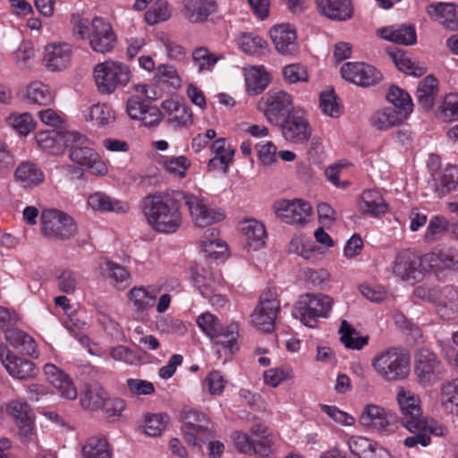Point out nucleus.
<instances>
[{
  "label": "nucleus",
  "instance_id": "nucleus-1",
  "mask_svg": "<svg viewBox=\"0 0 458 458\" xmlns=\"http://www.w3.org/2000/svg\"><path fill=\"white\" fill-rule=\"evenodd\" d=\"M184 191L155 193L142 199V210L148 225L157 233H172L182 225L180 211Z\"/></svg>",
  "mask_w": 458,
  "mask_h": 458
},
{
  "label": "nucleus",
  "instance_id": "nucleus-2",
  "mask_svg": "<svg viewBox=\"0 0 458 458\" xmlns=\"http://www.w3.org/2000/svg\"><path fill=\"white\" fill-rule=\"evenodd\" d=\"M72 33L78 39H89L92 50L102 54L110 52L116 41L110 23L98 17L92 21L79 19L73 24Z\"/></svg>",
  "mask_w": 458,
  "mask_h": 458
},
{
  "label": "nucleus",
  "instance_id": "nucleus-3",
  "mask_svg": "<svg viewBox=\"0 0 458 458\" xmlns=\"http://www.w3.org/2000/svg\"><path fill=\"white\" fill-rule=\"evenodd\" d=\"M180 418L183 438L195 449L200 450L216 432L215 423L200 411L184 408L181 411Z\"/></svg>",
  "mask_w": 458,
  "mask_h": 458
},
{
  "label": "nucleus",
  "instance_id": "nucleus-4",
  "mask_svg": "<svg viewBox=\"0 0 458 458\" xmlns=\"http://www.w3.org/2000/svg\"><path fill=\"white\" fill-rule=\"evenodd\" d=\"M64 145L70 148V159L89 169L93 174H106L107 167L100 159L98 154L89 147L90 141L87 136L76 131H68L64 136Z\"/></svg>",
  "mask_w": 458,
  "mask_h": 458
},
{
  "label": "nucleus",
  "instance_id": "nucleus-5",
  "mask_svg": "<svg viewBox=\"0 0 458 458\" xmlns=\"http://www.w3.org/2000/svg\"><path fill=\"white\" fill-rule=\"evenodd\" d=\"M372 367L386 381H399L410 374V357L395 347L387 348L372 360Z\"/></svg>",
  "mask_w": 458,
  "mask_h": 458
},
{
  "label": "nucleus",
  "instance_id": "nucleus-6",
  "mask_svg": "<svg viewBox=\"0 0 458 458\" xmlns=\"http://www.w3.org/2000/svg\"><path fill=\"white\" fill-rule=\"evenodd\" d=\"M333 299L326 294H304L295 303L293 310L294 318L306 327H317L318 318H327L332 309Z\"/></svg>",
  "mask_w": 458,
  "mask_h": 458
},
{
  "label": "nucleus",
  "instance_id": "nucleus-7",
  "mask_svg": "<svg viewBox=\"0 0 458 458\" xmlns=\"http://www.w3.org/2000/svg\"><path fill=\"white\" fill-rule=\"evenodd\" d=\"M94 79L101 93L111 94L118 86H125L131 80V71L120 62L106 61L94 68Z\"/></svg>",
  "mask_w": 458,
  "mask_h": 458
},
{
  "label": "nucleus",
  "instance_id": "nucleus-8",
  "mask_svg": "<svg viewBox=\"0 0 458 458\" xmlns=\"http://www.w3.org/2000/svg\"><path fill=\"white\" fill-rule=\"evenodd\" d=\"M41 232L48 239L67 240L77 233L73 218L58 209H45L41 213Z\"/></svg>",
  "mask_w": 458,
  "mask_h": 458
},
{
  "label": "nucleus",
  "instance_id": "nucleus-9",
  "mask_svg": "<svg viewBox=\"0 0 458 458\" xmlns=\"http://www.w3.org/2000/svg\"><path fill=\"white\" fill-rule=\"evenodd\" d=\"M259 108L266 119L274 125L284 123V119L294 111L293 96L284 90H269L259 103Z\"/></svg>",
  "mask_w": 458,
  "mask_h": 458
},
{
  "label": "nucleus",
  "instance_id": "nucleus-10",
  "mask_svg": "<svg viewBox=\"0 0 458 458\" xmlns=\"http://www.w3.org/2000/svg\"><path fill=\"white\" fill-rule=\"evenodd\" d=\"M393 272L403 281L418 282L428 272V265L424 262V255L403 250L395 257Z\"/></svg>",
  "mask_w": 458,
  "mask_h": 458
},
{
  "label": "nucleus",
  "instance_id": "nucleus-11",
  "mask_svg": "<svg viewBox=\"0 0 458 458\" xmlns=\"http://www.w3.org/2000/svg\"><path fill=\"white\" fill-rule=\"evenodd\" d=\"M442 361L429 349H420L414 360V373L420 386L427 387L435 384L442 373Z\"/></svg>",
  "mask_w": 458,
  "mask_h": 458
},
{
  "label": "nucleus",
  "instance_id": "nucleus-12",
  "mask_svg": "<svg viewBox=\"0 0 458 458\" xmlns=\"http://www.w3.org/2000/svg\"><path fill=\"white\" fill-rule=\"evenodd\" d=\"M280 302L276 295L268 290L260 295L259 301L251 314V322L259 331L269 333L274 329Z\"/></svg>",
  "mask_w": 458,
  "mask_h": 458
},
{
  "label": "nucleus",
  "instance_id": "nucleus-13",
  "mask_svg": "<svg viewBox=\"0 0 458 458\" xmlns=\"http://www.w3.org/2000/svg\"><path fill=\"white\" fill-rule=\"evenodd\" d=\"M360 422L380 434H389L394 431L397 418L392 411L383 407L368 404L360 417Z\"/></svg>",
  "mask_w": 458,
  "mask_h": 458
},
{
  "label": "nucleus",
  "instance_id": "nucleus-14",
  "mask_svg": "<svg viewBox=\"0 0 458 458\" xmlns=\"http://www.w3.org/2000/svg\"><path fill=\"white\" fill-rule=\"evenodd\" d=\"M281 129L283 137L292 143L306 142L311 134L310 124L301 109L292 111L284 123L277 124Z\"/></svg>",
  "mask_w": 458,
  "mask_h": 458
},
{
  "label": "nucleus",
  "instance_id": "nucleus-15",
  "mask_svg": "<svg viewBox=\"0 0 458 458\" xmlns=\"http://www.w3.org/2000/svg\"><path fill=\"white\" fill-rule=\"evenodd\" d=\"M396 400L401 411L399 420L403 427H420V421L426 419L422 415L420 400L417 394L404 387H399Z\"/></svg>",
  "mask_w": 458,
  "mask_h": 458
},
{
  "label": "nucleus",
  "instance_id": "nucleus-16",
  "mask_svg": "<svg viewBox=\"0 0 458 458\" xmlns=\"http://www.w3.org/2000/svg\"><path fill=\"white\" fill-rule=\"evenodd\" d=\"M183 203L188 208L193 223L199 227H206L225 218L222 211L209 208L202 199L191 193L184 192Z\"/></svg>",
  "mask_w": 458,
  "mask_h": 458
},
{
  "label": "nucleus",
  "instance_id": "nucleus-17",
  "mask_svg": "<svg viewBox=\"0 0 458 458\" xmlns=\"http://www.w3.org/2000/svg\"><path fill=\"white\" fill-rule=\"evenodd\" d=\"M342 77L360 87L377 84L382 79L380 72L374 66L362 62H348L341 68Z\"/></svg>",
  "mask_w": 458,
  "mask_h": 458
},
{
  "label": "nucleus",
  "instance_id": "nucleus-18",
  "mask_svg": "<svg viewBox=\"0 0 458 458\" xmlns=\"http://www.w3.org/2000/svg\"><path fill=\"white\" fill-rule=\"evenodd\" d=\"M274 209L281 220L291 225L305 224L312 212L311 206L299 199L276 201Z\"/></svg>",
  "mask_w": 458,
  "mask_h": 458
},
{
  "label": "nucleus",
  "instance_id": "nucleus-19",
  "mask_svg": "<svg viewBox=\"0 0 458 458\" xmlns=\"http://www.w3.org/2000/svg\"><path fill=\"white\" fill-rule=\"evenodd\" d=\"M8 411L18 427V435L21 441L29 442L32 440L34 436V415L30 405L26 402L13 401L8 405Z\"/></svg>",
  "mask_w": 458,
  "mask_h": 458
},
{
  "label": "nucleus",
  "instance_id": "nucleus-20",
  "mask_svg": "<svg viewBox=\"0 0 458 458\" xmlns=\"http://www.w3.org/2000/svg\"><path fill=\"white\" fill-rule=\"evenodd\" d=\"M0 360L7 372L14 378L28 380L37 375L36 366L32 360L14 355L11 356L10 351L3 345H0Z\"/></svg>",
  "mask_w": 458,
  "mask_h": 458
},
{
  "label": "nucleus",
  "instance_id": "nucleus-21",
  "mask_svg": "<svg viewBox=\"0 0 458 458\" xmlns=\"http://www.w3.org/2000/svg\"><path fill=\"white\" fill-rule=\"evenodd\" d=\"M161 107L164 116L173 128L188 127L192 124V113L184 101L172 98L163 101Z\"/></svg>",
  "mask_w": 458,
  "mask_h": 458
},
{
  "label": "nucleus",
  "instance_id": "nucleus-22",
  "mask_svg": "<svg viewBox=\"0 0 458 458\" xmlns=\"http://www.w3.org/2000/svg\"><path fill=\"white\" fill-rule=\"evenodd\" d=\"M270 35L276 49L281 55H293L298 53L296 31L291 24L283 23L274 26Z\"/></svg>",
  "mask_w": 458,
  "mask_h": 458
},
{
  "label": "nucleus",
  "instance_id": "nucleus-23",
  "mask_svg": "<svg viewBox=\"0 0 458 458\" xmlns=\"http://www.w3.org/2000/svg\"><path fill=\"white\" fill-rule=\"evenodd\" d=\"M72 56V47L64 42H54L45 47L43 61L45 65L51 71H61L65 69Z\"/></svg>",
  "mask_w": 458,
  "mask_h": 458
},
{
  "label": "nucleus",
  "instance_id": "nucleus-24",
  "mask_svg": "<svg viewBox=\"0 0 458 458\" xmlns=\"http://www.w3.org/2000/svg\"><path fill=\"white\" fill-rule=\"evenodd\" d=\"M44 372L50 384L59 391L63 397L69 400L77 397V388L66 373L51 363L44 366Z\"/></svg>",
  "mask_w": 458,
  "mask_h": 458
},
{
  "label": "nucleus",
  "instance_id": "nucleus-25",
  "mask_svg": "<svg viewBox=\"0 0 458 458\" xmlns=\"http://www.w3.org/2000/svg\"><path fill=\"white\" fill-rule=\"evenodd\" d=\"M318 12L327 18L344 21L353 15V6L351 0H316Z\"/></svg>",
  "mask_w": 458,
  "mask_h": 458
},
{
  "label": "nucleus",
  "instance_id": "nucleus-26",
  "mask_svg": "<svg viewBox=\"0 0 458 458\" xmlns=\"http://www.w3.org/2000/svg\"><path fill=\"white\" fill-rule=\"evenodd\" d=\"M414 424H417L415 422ZM420 427L415 425L414 428L404 427L413 435L404 439L403 445L408 448H412L420 445L421 446H427L430 443V436H441L443 435V428L437 426L435 422H428L427 420L420 421Z\"/></svg>",
  "mask_w": 458,
  "mask_h": 458
},
{
  "label": "nucleus",
  "instance_id": "nucleus-27",
  "mask_svg": "<svg viewBox=\"0 0 458 458\" xmlns=\"http://www.w3.org/2000/svg\"><path fill=\"white\" fill-rule=\"evenodd\" d=\"M437 314L444 319H451L458 313V291L452 285H445L435 302Z\"/></svg>",
  "mask_w": 458,
  "mask_h": 458
},
{
  "label": "nucleus",
  "instance_id": "nucleus-28",
  "mask_svg": "<svg viewBox=\"0 0 458 458\" xmlns=\"http://www.w3.org/2000/svg\"><path fill=\"white\" fill-rule=\"evenodd\" d=\"M182 4L183 15L192 23L205 21L216 10L213 0H182Z\"/></svg>",
  "mask_w": 458,
  "mask_h": 458
},
{
  "label": "nucleus",
  "instance_id": "nucleus-29",
  "mask_svg": "<svg viewBox=\"0 0 458 458\" xmlns=\"http://www.w3.org/2000/svg\"><path fill=\"white\" fill-rule=\"evenodd\" d=\"M433 187L442 197L456 188L458 183V167L448 165L444 170L432 172Z\"/></svg>",
  "mask_w": 458,
  "mask_h": 458
},
{
  "label": "nucleus",
  "instance_id": "nucleus-30",
  "mask_svg": "<svg viewBox=\"0 0 458 458\" xmlns=\"http://www.w3.org/2000/svg\"><path fill=\"white\" fill-rule=\"evenodd\" d=\"M107 399V393L98 382L86 385L81 394L82 407L89 411H98L103 408Z\"/></svg>",
  "mask_w": 458,
  "mask_h": 458
},
{
  "label": "nucleus",
  "instance_id": "nucleus-31",
  "mask_svg": "<svg viewBox=\"0 0 458 458\" xmlns=\"http://www.w3.org/2000/svg\"><path fill=\"white\" fill-rule=\"evenodd\" d=\"M377 34L387 41L400 45L411 46L417 42V34L413 25H403L397 29L385 27L379 29Z\"/></svg>",
  "mask_w": 458,
  "mask_h": 458
},
{
  "label": "nucleus",
  "instance_id": "nucleus-32",
  "mask_svg": "<svg viewBox=\"0 0 458 458\" xmlns=\"http://www.w3.org/2000/svg\"><path fill=\"white\" fill-rule=\"evenodd\" d=\"M430 17L438 21L450 30H458V5L454 4H440L428 8Z\"/></svg>",
  "mask_w": 458,
  "mask_h": 458
},
{
  "label": "nucleus",
  "instance_id": "nucleus-33",
  "mask_svg": "<svg viewBox=\"0 0 458 458\" xmlns=\"http://www.w3.org/2000/svg\"><path fill=\"white\" fill-rule=\"evenodd\" d=\"M424 262L428 265V272L433 269L458 271V252L455 250L449 249L438 253H427L424 255Z\"/></svg>",
  "mask_w": 458,
  "mask_h": 458
},
{
  "label": "nucleus",
  "instance_id": "nucleus-34",
  "mask_svg": "<svg viewBox=\"0 0 458 458\" xmlns=\"http://www.w3.org/2000/svg\"><path fill=\"white\" fill-rule=\"evenodd\" d=\"M406 111H397L394 107H386L373 114L370 123L377 130H387L398 125L407 118Z\"/></svg>",
  "mask_w": 458,
  "mask_h": 458
},
{
  "label": "nucleus",
  "instance_id": "nucleus-35",
  "mask_svg": "<svg viewBox=\"0 0 458 458\" xmlns=\"http://www.w3.org/2000/svg\"><path fill=\"white\" fill-rule=\"evenodd\" d=\"M437 91L438 82L433 75H428L419 82L416 98L421 108L428 111L433 107Z\"/></svg>",
  "mask_w": 458,
  "mask_h": 458
},
{
  "label": "nucleus",
  "instance_id": "nucleus-36",
  "mask_svg": "<svg viewBox=\"0 0 458 458\" xmlns=\"http://www.w3.org/2000/svg\"><path fill=\"white\" fill-rule=\"evenodd\" d=\"M5 340L18 352L33 357L36 355V343L34 339L25 332L18 328L6 329Z\"/></svg>",
  "mask_w": 458,
  "mask_h": 458
},
{
  "label": "nucleus",
  "instance_id": "nucleus-37",
  "mask_svg": "<svg viewBox=\"0 0 458 458\" xmlns=\"http://www.w3.org/2000/svg\"><path fill=\"white\" fill-rule=\"evenodd\" d=\"M241 230L249 249L257 250L264 246L267 233L262 223L254 219L247 220L242 224Z\"/></svg>",
  "mask_w": 458,
  "mask_h": 458
},
{
  "label": "nucleus",
  "instance_id": "nucleus-38",
  "mask_svg": "<svg viewBox=\"0 0 458 458\" xmlns=\"http://www.w3.org/2000/svg\"><path fill=\"white\" fill-rule=\"evenodd\" d=\"M360 210L364 214L379 216L387 212L388 206L377 191L368 190L362 193Z\"/></svg>",
  "mask_w": 458,
  "mask_h": 458
},
{
  "label": "nucleus",
  "instance_id": "nucleus-39",
  "mask_svg": "<svg viewBox=\"0 0 458 458\" xmlns=\"http://www.w3.org/2000/svg\"><path fill=\"white\" fill-rule=\"evenodd\" d=\"M157 293L158 290L155 287L140 286L131 288L128 293V297L136 310L143 312L154 306Z\"/></svg>",
  "mask_w": 458,
  "mask_h": 458
},
{
  "label": "nucleus",
  "instance_id": "nucleus-40",
  "mask_svg": "<svg viewBox=\"0 0 458 458\" xmlns=\"http://www.w3.org/2000/svg\"><path fill=\"white\" fill-rule=\"evenodd\" d=\"M89 206L98 211H112L115 213H125L129 209L126 202L113 200L109 196L102 192H95L88 199Z\"/></svg>",
  "mask_w": 458,
  "mask_h": 458
},
{
  "label": "nucleus",
  "instance_id": "nucleus-41",
  "mask_svg": "<svg viewBox=\"0 0 458 458\" xmlns=\"http://www.w3.org/2000/svg\"><path fill=\"white\" fill-rule=\"evenodd\" d=\"M191 280L201 295L213 293L216 281L210 267L196 265L191 268Z\"/></svg>",
  "mask_w": 458,
  "mask_h": 458
},
{
  "label": "nucleus",
  "instance_id": "nucleus-42",
  "mask_svg": "<svg viewBox=\"0 0 458 458\" xmlns=\"http://www.w3.org/2000/svg\"><path fill=\"white\" fill-rule=\"evenodd\" d=\"M340 342L345 348L361 350L369 343V336H361L360 333L346 320L343 319L338 330Z\"/></svg>",
  "mask_w": 458,
  "mask_h": 458
},
{
  "label": "nucleus",
  "instance_id": "nucleus-43",
  "mask_svg": "<svg viewBox=\"0 0 458 458\" xmlns=\"http://www.w3.org/2000/svg\"><path fill=\"white\" fill-rule=\"evenodd\" d=\"M239 336V327L236 323L232 322L226 327H221L218 332H216L210 339L216 345L229 351L231 354L238 350L237 338Z\"/></svg>",
  "mask_w": 458,
  "mask_h": 458
},
{
  "label": "nucleus",
  "instance_id": "nucleus-44",
  "mask_svg": "<svg viewBox=\"0 0 458 458\" xmlns=\"http://www.w3.org/2000/svg\"><path fill=\"white\" fill-rule=\"evenodd\" d=\"M83 458H112L113 453L105 437H89L81 449Z\"/></svg>",
  "mask_w": 458,
  "mask_h": 458
},
{
  "label": "nucleus",
  "instance_id": "nucleus-45",
  "mask_svg": "<svg viewBox=\"0 0 458 458\" xmlns=\"http://www.w3.org/2000/svg\"><path fill=\"white\" fill-rule=\"evenodd\" d=\"M57 130L42 131L36 134V141L38 147L51 154H58L61 151V145H64L63 136L67 132Z\"/></svg>",
  "mask_w": 458,
  "mask_h": 458
},
{
  "label": "nucleus",
  "instance_id": "nucleus-46",
  "mask_svg": "<svg viewBox=\"0 0 458 458\" xmlns=\"http://www.w3.org/2000/svg\"><path fill=\"white\" fill-rule=\"evenodd\" d=\"M15 177L24 187L38 186L45 178L43 172L30 162L21 163L16 168Z\"/></svg>",
  "mask_w": 458,
  "mask_h": 458
},
{
  "label": "nucleus",
  "instance_id": "nucleus-47",
  "mask_svg": "<svg viewBox=\"0 0 458 458\" xmlns=\"http://www.w3.org/2000/svg\"><path fill=\"white\" fill-rule=\"evenodd\" d=\"M440 402L445 411L458 416V377L441 385Z\"/></svg>",
  "mask_w": 458,
  "mask_h": 458
},
{
  "label": "nucleus",
  "instance_id": "nucleus-48",
  "mask_svg": "<svg viewBox=\"0 0 458 458\" xmlns=\"http://www.w3.org/2000/svg\"><path fill=\"white\" fill-rule=\"evenodd\" d=\"M387 53L399 71L415 77H421L427 72L426 67L412 62L403 51L388 49Z\"/></svg>",
  "mask_w": 458,
  "mask_h": 458
},
{
  "label": "nucleus",
  "instance_id": "nucleus-49",
  "mask_svg": "<svg viewBox=\"0 0 458 458\" xmlns=\"http://www.w3.org/2000/svg\"><path fill=\"white\" fill-rule=\"evenodd\" d=\"M99 268L114 281L117 288L123 289L130 284V273L124 267L109 259H103L100 262Z\"/></svg>",
  "mask_w": 458,
  "mask_h": 458
},
{
  "label": "nucleus",
  "instance_id": "nucleus-50",
  "mask_svg": "<svg viewBox=\"0 0 458 458\" xmlns=\"http://www.w3.org/2000/svg\"><path fill=\"white\" fill-rule=\"evenodd\" d=\"M217 232L208 230L204 235L202 242L203 251L207 257L214 259L225 257L227 254V244L216 237Z\"/></svg>",
  "mask_w": 458,
  "mask_h": 458
},
{
  "label": "nucleus",
  "instance_id": "nucleus-51",
  "mask_svg": "<svg viewBox=\"0 0 458 458\" xmlns=\"http://www.w3.org/2000/svg\"><path fill=\"white\" fill-rule=\"evenodd\" d=\"M87 121L98 126H105L114 121V113L110 106L105 104L93 105L84 114Z\"/></svg>",
  "mask_w": 458,
  "mask_h": 458
},
{
  "label": "nucleus",
  "instance_id": "nucleus-52",
  "mask_svg": "<svg viewBox=\"0 0 458 458\" xmlns=\"http://www.w3.org/2000/svg\"><path fill=\"white\" fill-rule=\"evenodd\" d=\"M192 61L198 66L199 72H211L221 55L210 52L205 47H196L192 52Z\"/></svg>",
  "mask_w": 458,
  "mask_h": 458
},
{
  "label": "nucleus",
  "instance_id": "nucleus-53",
  "mask_svg": "<svg viewBox=\"0 0 458 458\" xmlns=\"http://www.w3.org/2000/svg\"><path fill=\"white\" fill-rule=\"evenodd\" d=\"M27 98L31 103L47 106L53 102L54 96L48 86L39 81H34L27 88Z\"/></svg>",
  "mask_w": 458,
  "mask_h": 458
},
{
  "label": "nucleus",
  "instance_id": "nucleus-54",
  "mask_svg": "<svg viewBox=\"0 0 458 458\" xmlns=\"http://www.w3.org/2000/svg\"><path fill=\"white\" fill-rule=\"evenodd\" d=\"M245 81L248 92L251 95H258L267 87L269 78L266 72L253 68L246 73Z\"/></svg>",
  "mask_w": 458,
  "mask_h": 458
},
{
  "label": "nucleus",
  "instance_id": "nucleus-55",
  "mask_svg": "<svg viewBox=\"0 0 458 458\" xmlns=\"http://www.w3.org/2000/svg\"><path fill=\"white\" fill-rule=\"evenodd\" d=\"M386 99L394 105L397 111H406L409 115L412 111V101L410 95L401 88L393 85L389 88Z\"/></svg>",
  "mask_w": 458,
  "mask_h": 458
},
{
  "label": "nucleus",
  "instance_id": "nucleus-56",
  "mask_svg": "<svg viewBox=\"0 0 458 458\" xmlns=\"http://www.w3.org/2000/svg\"><path fill=\"white\" fill-rule=\"evenodd\" d=\"M239 46L246 54L259 55L267 46V41L252 32H245L239 38Z\"/></svg>",
  "mask_w": 458,
  "mask_h": 458
},
{
  "label": "nucleus",
  "instance_id": "nucleus-57",
  "mask_svg": "<svg viewBox=\"0 0 458 458\" xmlns=\"http://www.w3.org/2000/svg\"><path fill=\"white\" fill-rule=\"evenodd\" d=\"M5 120L9 126L23 136L28 135L35 128L34 120L30 113L11 114Z\"/></svg>",
  "mask_w": 458,
  "mask_h": 458
},
{
  "label": "nucleus",
  "instance_id": "nucleus-58",
  "mask_svg": "<svg viewBox=\"0 0 458 458\" xmlns=\"http://www.w3.org/2000/svg\"><path fill=\"white\" fill-rule=\"evenodd\" d=\"M449 229V222L444 216H436L428 223L424 239L428 242L437 240Z\"/></svg>",
  "mask_w": 458,
  "mask_h": 458
},
{
  "label": "nucleus",
  "instance_id": "nucleus-59",
  "mask_svg": "<svg viewBox=\"0 0 458 458\" xmlns=\"http://www.w3.org/2000/svg\"><path fill=\"white\" fill-rule=\"evenodd\" d=\"M168 421L165 414L147 415L144 423V432L150 437H157L162 434Z\"/></svg>",
  "mask_w": 458,
  "mask_h": 458
},
{
  "label": "nucleus",
  "instance_id": "nucleus-60",
  "mask_svg": "<svg viewBox=\"0 0 458 458\" xmlns=\"http://www.w3.org/2000/svg\"><path fill=\"white\" fill-rule=\"evenodd\" d=\"M283 76L284 81L290 84L307 82L309 81L306 66L298 63L284 66L283 69Z\"/></svg>",
  "mask_w": 458,
  "mask_h": 458
},
{
  "label": "nucleus",
  "instance_id": "nucleus-61",
  "mask_svg": "<svg viewBox=\"0 0 458 458\" xmlns=\"http://www.w3.org/2000/svg\"><path fill=\"white\" fill-rule=\"evenodd\" d=\"M169 17L170 13L165 0H157L151 9L145 13V20L149 25L166 21Z\"/></svg>",
  "mask_w": 458,
  "mask_h": 458
},
{
  "label": "nucleus",
  "instance_id": "nucleus-62",
  "mask_svg": "<svg viewBox=\"0 0 458 458\" xmlns=\"http://www.w3.org/2000/svg\"><path fill=\"white\" fill-rule=\"evenodd\" d=\"M58 288L62 293L73 294L79 285V276L69 269H65L57 276Z\"/></svg>",
  "mask_w": 458,
  "mask_h": 458
},
{
  "label": "nucleus",
  "instance_id": "nucleus-63",
  "mask_svg": "<svg viewBox=\"0 0 458 458\" xmlns=\"http://www.w3.org/2000/svg\"><path fill=\"white\" fill-rule=\"evenodd\" d=\"M164 160L165 169L170 174L178 175L180 178H183L185 176L186 171L191 166V162L184 156L165 157Z\"/></svg>",
  "mask_w": 458,
  "mask_h": 458
},
{
  "label": "nucleus",
  "instance_id": "nucleus-64",
  "mask_svg": "<svg viewBox=\"0 0 458 458\" xmlns=\"http://www.w3.org/2000/svg\"><path fill=\"white\" fill-rule=\"evenodd\" d=\"M374 443L363 437H352L348 440V446L352 454L359 458H367L370 448L374 446Z\"/></svg>",
  "mask_w": 458,
  "mask_h": 458
}]
</instances>
